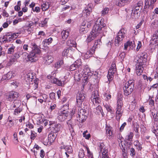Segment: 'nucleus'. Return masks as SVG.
Wrapping results in <instances>:
<instances>
[{
    "instance_id": "obj_1",
    "label": "nucleus",
    "mask_w": 158,
    "mask_h": 158,
    "mask_svg": "<svg viewBox=\"0 0 158 158\" xmlns=\"http://www.w3.org/2000/svg\"><path fill=\"white\" fill-rule=\"evenodd\" d=\"M93 73L90 70L88 65L85 66L83 69H79L78 71L75 74L74 78L75 80L79 81L82 80L84 83H87L88 80L92 76Z\"/></svg>"
},
{
    "instance_id": "obj_2",
    "label": "nucleus",
    "mask_w": 158,
    "mask_h": 158,
    "mask_svg": "<svg viewBox=\"0 0 158 158\" xmlns=\"http://www.w3.org/2000/svg\"><path fill=\"white\" fill-rule=\"evenodd\" d=\"M105 26V24L103 23V19L98 18L96 21L90 34L87 38L86 41L88 42H89L94 40L100 33H101L102 28Z\"/></svg>"
},
{
    "instance_id": "obj_3",
    "label": "nucleus",
    "mask_w": 158,
    "mask_h": 158,
    "mask_svg": "<svg viewBox=\"0 0 158 158\" xmlns=\"http://www.w3.org/2000/svg\"><path fill=\"white\" fill-rule=\"evenodd\" d=\"M30 47L32 49V51L27 56V58L28 60L31 62H35L41 53L40 50L34 42L31 43L30 45Z\"/></svg>"
},
{
    "instance_id": "obj_4",
    "label": "nucleus",
    "mask_w": 158,
    "mask_h": 158,
    "mask_svg": "<svg viewBox=\"0 0 158 158\" xmlns=\"http://www.w3.org/2000/svg\"><path fill=\"white\" fill-rule=\"evenodd\" d=\"M123 96L121 94L118 95L117 98L116 105L115 108V117L116 120L119 122L123 114Z\"/></svg>"
},
{
    "instance_id": "obj_5",
    "label": "nucleus",
    "mask_w": 158,
    "mask_h": 158,
    "mask_svg": "<svg viewBox=\"0 0 158 158\" xmlns=\"http://www.w3.org/2000/svg\"><path fill=\"white\" fill-rule=\"evenodd\" d=\"M134 85V81L133 79L130 80L125 84L123 87L124 94L128 96L132 92Z\"/></svg>"
},
{
    "instance_id": "obj_6",
    "label": "nucleus",
    "mask_w": 158,
    "mask_h": 158,
    "mask_svg": "<svg viewBox=\"0 0 158 158\" xmlns=\"http://www.w3.org/2000/svg\"><path fill=\"white\" fill-rule=\"evenodd\" d=\"M147 54L146 53L143 52L138 54L135 58L137 64L145 66L147 62Z\"/></svg>"
},
{
    "instance_id": "obj_7",
    "label": "nucleus",
    "mask_w": 158,
    "mask_h": 158,
    "mask_svg": "<svg viewBox=\"0 0 158 158\" xmlns=\"http://www.w3.org/2000/svg\"><path fill=\"white\" fill-rule=\"evenodd\" d=\"M158 30L156 31L152 36L150 43V47L151 49H154L157 47L158 44Z\"/></svg>"
},
{
    "instance_id": "obj_8",
    "label": "nucleus",
    "mask_w": 158,
    "mask_h": 158,
    "mask_svg": "<svg viewBox=\"0 0 158 158\" xmlns=\"http://www.w3.org/2000/svg\"><path fill=\"white\" fill-rule=\"evenodd\" d=\"M78 114L79 119H77V120L81 123L84 122L87 118L86 113L85 110L79 107L78 110Z\"/></svg>"
},
{
    "instance_id": "obj_9",
    "label": "nucleus",
    "mask_w": 158,
    "mask_h": 158,
    "mask_svg": "<svg viewBox=\"0 0 158 158\" xmlns=\"http://www.w3.org/2000/svg\"><path fill=\"white\" fill-rule=\"evenodd\" d=\"M126 30L124 29H121L118 33V35L115 39V44H118L121 41L123 40L125 36Z\"/></svg>"
},
{
    "instance_id": "obj_10",
    "label": "nucleus",
    "mask_w": 158,
    "mask_h": 158,
    "mask_svg": "<svg viewBox=\"0 0 158 158\" xmlns=\"http://www.w3.org/2000/svg\"><path fill=\"white\" fill-rule=\"evenodd\" d=\"M91 99L92 102L94 104H98L100 103V99L97 90H94L92 92Z\"/></svg>"
},
{
    "instance_id": "obj_11",
    "label": "nucleus",
    "mask_w": 158,
    "mask_h": 158,
    "mask_svg": "<svg viewBox=\"0 0 158 158\" xmlns=\"http://www.w3.org/2000/svg\"><path fill=\"white\" fill-rule=\"evenodd\" d=\"M142 7L135 6L134 10H132L131 18L133 19H137L139 16L140 12L142 10Z\"/></svg>"
},
{
    "instance_id": "obj_12",
    "label": "nucleus",
    "mask_w": 158,
    "mask_h": 158,
    "mask_svg": "<svg viewBox=\"0 0 158 158\" xmlns=\"http://www.w3.org/2000/svg\"><path fill=\"white\" fill-rule=\"evenodd\" d=\"M69 111L68 110H63L59 112L58 119L60 121H63L66 119L68 116Z\"/></svg>"
},
{
    "instance_id": "obj_13",
    "label": "nucleus",
    "mask_w": 158,
    "mask_h": 158,
    "mask_svg": "<svg viewBox=\"0 0 158 158\" xmlns=\"http://www.w3.org/2000/svg\"><path fill=\"white\" fill-rule=\"evenodd\" d=\"M75 50L73 49L72 47H69L64 50L62 52V56H66L71 57L74 53Z\"/></svg>"
},
{
    "instance_id": "obj_14",
    "label": "nucleus",
    "mask_w": 158,
    "mask_h": 158,
    "mask_svg": "<svg viewBox=\"0 0 158 158\" xmlns=\"http://www.w3.org/2000/svg\"><path fill=\"white\" fill-rule=\"evenodd\" d=\"M135 42L134 41L129 40L124 44V49L127 50L128 47H129V50H132L135 47Z\"/></svg>"
},
{
    "instance_id": "obj_15",
    "label": "nucleus",
    "mask_w": 158,
    "mask_h": 158,
    "mask_svg": "<svg viewBox=\"0 0 158 158\" xmlns=\"http://www.w3.org/2000/svg\"><path fill=\"white\" fill-rule=\"evenodd\" d=\"M85 98V96L84 94L81 92H78L77 94L76 97L77 102L79 105L81 104Z\"/></svg>"
},
{
    "instance_id": "obj_16",
    "label": "nucleus",
    "mask_w": 158,
    "mask_h": 158,
    "mask_svg": "<svg viewBox=\"0 0 158 158\" xmlns=\"http://www.w3.org/2000/svg\"><path fill=\"white\" fill-rule=\"evenodd\" d=\"M156 0H145V8H148L151 10L153 8L155 2Z\"/></svg>"
},
{
    "instance_id": "obj_17",
    "label": "nucleus",
    "mask_w": 158,
    "mask_h": 158,
    "mask_svg": "<svg viewBox=\"0 0 158 158\" xmlns=\"http://www.w3.org/2000/svg\"><path fill=\"white\" fill-rule=\"evenodd\" d=\"M19 96V94L18 92L12 91L10 92L7 98L9 101H12L13 100L17 98Z\"/></svg>"
},
{
    "instance_id": "obj_18",
    "label": "nucleus",
    "mask_w": 158,
    "mask_h": 158,
    "mask_svg": "<svg viewBox=\"0 0 158 158\" xmlns=\"http://www.w3.org/2000/svg\"><path fill=\"white\" fill-rule=\"evenodd\" d=\"M144 66L141 65L137 64L135 69V72L138 76H140L142 74Z\"/></svg>"
},
{
    "instance_id": "obj_19",
    "label": "nucleus",
    "mask_w": 158,
    "mask_h": 158,
    "mask_svg": "<svg viewBox=\"0 0 158 158\" xmlns=\"http://www.w3.org/2000/svg\"><path fill=\"white\" fill-rule=\"evenodd\" d=\"M45 64L46 65H49L53 61V58L51 56L47 55L44 57Z\"/></svg>"
},
{
    "instance_id": "obj_20",
    "label": "nucleus",
    "mask_w": 158,
    "mask_h": 158,
    "mask_svg": "<svg viewBox=\"0 0 158 158\" xmlns=\"http://www.w3.org/2000/svg\"><path fill=\"white\" fill-rule=\"evenodd\" d=\"M151 117L152 116L154 120L155 121L158 120V112L155 109H152L150 110Z\"/></svg>"
},
{
    "instance_id": "obj_21",
    "label": "nucleus",
    "mask_w": 158,
    "mask_h": 158,
    "mask_svg": "<svg viewBox=\"0 0 158 158\" xmlns=\"http://www.w3.org/2000/svg\"><path fill=\"white\" fill-rule=\"evenodd\" d=\"M89 29L86 27V24L83 23L81 26L79 30L80 33L85 34L88 32Z\"/></svg>"
},
{
    "instance_id": "obj_22",
    "label": "nucleus",
    "mask_w": 158,
    "mask_h": 158,
    "mask_svg": "<svg viewBox=\"0 0 158 158\" xmlns=\"http://www.w3.org/2000/svg\"><path fill=\"white\" fill-rule=\"evenodd\" d=\"M102 42L99 39L95 41L94 45L91 48V49L93 50V52H95L96 49L99 48Z\"/></svg>"
},
{
    "instance_id": "obj_23",
    "label": "nucleus",
    "mask_w": 158,
    "mask_h": 158,
    "mask_svg": "<svg viewBox=\"0 0 158 158\" xmlns=\"http://www.w3.org/2000/svg\"><path fill=\"white\" fill-rule=\"evenodd\" d=\"M98 146L99 147V149L100 151L102 153V154H104L103 153H107L108 152V150L105 147L103 143H98Z\"/></svg>"
},
{
    "instance_id": "obj_24",
    "label": "nucleus",
    "mask_w": 158,
    "mask_h": 158,
    "mask_svg": "<svg viewBox=\"0 0 158 158\" xmlns=\"http://www.w3.org/2000/svg\"><path fill=\"white\" fill-rule=\"evenodd\" d=\"M14 74L12 72H9L3 76L2 78L4 80L10 79L14 77Z\"/></svg>"
},
{
    "instance_id": "obj_25",
    "label": "nucleus",
    "mask_w": 158,
    "mask_h": 158,
    "mask_svg": "<svg viewBox=\"0 0 158 158\" xmlns=\"http://www.w3.org/2000/svg\"><path fill=\"white\" fill-rule=\"evenodd\" d=\"M92 12V9L90 7H86L82 12L83 15L87 17L89 16Z\"/></svg>"
},
{
    "instance_id": "obj_26",
    "label": "nucleus",
    "mask_w": 158,
    "mask_h": 158,
    "mask_svg": "<svg viewBox=\"0 0 158 158\" xmlns=\"http://www.w3.org/2000/svg\"><path fill=\"white\" fill-rule=\"evenodd\" d=\"M52 41L53 39L51 37L45 39L43 42L44 46L45 47H48V45L51 44Z\"/></svg>"
},
{
    "instance_id": "obj_27",
    "label": "nucleus",
    "mask_w": 158,
    "mask_h": 158,
    "mask_svg": "<svg viewBox=\"0 0 158 158\" xmlns=\"http://www.w3.org/2000/svg\"><path fill=\"white\" fill-rule=\"evenodd\" d=\"M69 35L68 31L63 30L61 32V37L63 41H65L68 37Z\"/></svg>"
},
{
    "instance_id": "obj_28",
    "label": "nucleus",
    "mask_w": 158,
    "mask_h": 158,
    "mask_svg": "<svg viewBox=\"0 0 158 158\" xmlns=\"http://www.w3.org/2000/svg\"><path fill=\"white\" fill-rule=\"evenodd\" d=\"M94 53V52H93V50L90 49V50H88L86 53H83L82 55L85 58L88 59Z\"/></svg>"
},
{
    "instance_id": "obj_29",
    "label": "nucleus",
    "mask_w": 158,
    "mask_h": 158,
    "mask_svg": "<svg viewBox=\"0 0 158 158\" xmlns=\"http://www.w3.org/2000/svg\"><path fill=\"white\" fill-rule=\"evenodd\" d=\"M84 147L86 149L87 151L86 156L88 158H94L93 153L91 152L87 145H84Z\"/></svg>"
},
{
    "instance_id": "obj_30",
    "label": "nucleus",
    "mask_w": 158,
    "mask_h": 158,
    "mask_svg": "<svg viewBox=\"0 0 158 158\" xmlns=\"http://www.w3.org/2000/svg\"><path fill=\"white\" fill-rule=\"evenodd\" d=\"M3 39L4 40L3 41L5 42L6 43V42H10L14 39L12 35H8L6 34L4 36Z\"/></svg>"
},
{
    "instance_id": "obj_31",
    "label": "nucleus",
    "mask_w": 158,
    "mask_h": 158,
    "mask_svg": "<svg viewBox=\"0 0 158 158\" xmlns=\"http://www.w3.org/2000/svg\"><path fill=\"white\" fill-rule=\"evenodd\" d=\"M67 44L69 47H74L73 49H76V43L75 41L70 40H69L67 41Z\"/></svg>"
},
{
    "instance_id": "obj_32",
    "label": "nucleus",
    "mask_w": 158,
    "mask_h": 158,
    "mask_svg": "<svg viewBox=\"0 0 158 158\" xmlns=\"http://www.w3.org/2000/svg\"><path fill=\"white\" fill-rule=\"evenodd\" d=\"M70 122L69 121V122L67 123V124L69 128V130L70 132L71 133V135L72 137V139H73V137L75 135V133L73 130V125H72L71 123H70Z\"/></svg>"
},
{
    "instance_id": "obj_33",
    "label": "nucleus",
    "mask_w": 158,
    "mask_h": 158,
    "mask_svg": "<svg viewBox=\"0 0 158 158\" xmlns=\"http://www.w3.org/2000/svg\"><path fill=\"white\" fill-rule=\"evenodd\" d=\"M134 134L132 132H130L125 137V140L128 142L129 141L131 142L132 141Z\"/></svg>"
},
{
    "instance_id": "obj_34",
    "label": "nucleus",
    "mask_w": 158,
    "mask_h": 158,
    "mask_svg": "<svg viewBox=\"0 0 158 158\" xmlns=\"http://www.w3.org/2000/svg\"><path fill=\"white\" fill-rule=\"evenodd\" d=\"M106 131L109 139L112 137V128L110 127H108L106 128Z\"/></svg>"
},
{
    "instance_id": "obj_35",
    "label": "nucleus",
    "mask_w": 158,
    "mask_h": 158,
    "mask_svg": "<svg viewBox=\"0 0 158 158\" xmlns=\"http://www.w3.org/2000/svg\"><path fill=\"white\" fill-rule=\"evenodd\" d=\"M51 82L53 83H55L57 85L59 86H62V82L58 80L57 78L54 77L53 78H51Z\"/></svg>"
},
{
    "instance_id": "obj_36",
    "label": "nucleus",
    "mask_w": 158,
    "mask_h": 158,
    "mask_svg": "<svg viewBox=\"0 0 158 158\" xmlns=\"http://www.w3.org/2000/svg\"><path fill=\"white\" fill-rule=\"evenodd\" d=\"M56 138V135L53 134H50L48 135V139L50 143L53 142L55 140Z\"/></svg>"
},
{
    "instance_id": "obj_37",
    "label": "nucleus",
    "mask_w": 158,
    "mask_h": 158,
    "mask_svg": "<svg viewBox=\"0 0 158 158\" xmlns=\"http://www.w3.org/2000/svg\"><path fill=\"white\" fill-rule=\"evenodd\" d=\"M49 7V5L48 2H46L43 3L41 5L42 9L43 11L47 10Z\"/></svg>"
},
{
    "instance_id": "obj_38",
    "label": "nucleus",
    "mask_w": 158,
    "mask_h": 158,
    "mask_svg": "<svg viewBox=\"0 0 158 158\" xmlns=\"http://www.w3.org/2000/svg\"><path fill=\"white\" fill-rule=\"evenodd\" d=\"M134 145L136 146V148L138 150H141L142 148V144L138 140L135 141L134 142Z\"/></svg>"
},
{
    "instance_id": "obj_39",
    "label": "nucleus",
    "mask_w": 158,
    "mask_h": 158,
    "mask_svg": "<svg viewBox=\"0 0 158 158\" xmlns=\"http://www.w3.org/2000/svg\"><path fill=\"white\" fill-rule=\"evenodd\" d=\"M116 64L114 62H113L111 64V67L109 71H110V73L111 72V73H112V72H113L114 73H115L116 71Z\"/></svg>"
},
{
    "instance_id": "obj_40",
    "label": "nucleus",
    "mask_w": 158,
    "mask_h": 158,
    "mask_svg": "<svg viewBox=\"0 0 158 158\" xmlns=\"http://www.w3.org/2000/svg\"><path fill=\"white\" fill-rule=\"evenodd\" d=\"M64 148L65 149L66 152H67L69 154H71L73 152L72 148L71 146H66Z\"/></svg>"
},
{
    "instance_id": "obj_41",
    "label": "nucleus",
    "mask_w": 158,
    "mask_h": 158,
    "mask_svg": "<svg viewBox=\"0 0 158 158\" xmlns=\"http://www.w3.org/2000/svg\"><path fill=\"white\" fill-rule=\"evenodd\" d=\"M15 48V47L13 44H11V47L8 49L7 53L10 54L13 53Z\"/></svg>"
},
{
    "instance_id": "obj_42",
    "label": "nucleus",
    "mask_w": 158,
    "mask_h": 158,
    "mask_svg": "<svg viewBox=\"0 0 158 158\" xmlns=\"http://www.w3.org/2000/svg\"><path fill=\"white\" fill-rule=\"evenodd\" d=\"M21 101L20 100H15L13 102V107L19 108L21 104Z\"/></svg>"
},
{
    "instance_id": "obj_43",
    "label": "nucleus",
    "mask_w": 158,
    "mask_h": 158,
    "mask_svg": "<svg viewBox=\"0 0 158 158\" xmlns=\"http://www.w3.org/2000/svg\"><path fill=\"white\" fill-rule=\"evenodd\" d=\"M64 62L62 60L56 62L55 64V67L56 69L59 68L63 64Z\"/></svg>"
},
{
    "instance_id": "obj_44",
    "label": "nucleus",
    "mask_w": 158,
    "mask_h": 158,
    "mask_svg": "<svg viewBox=\"0 0 158 158\" xmlns=\"http://www.w3.org/2000/svg\"><path fill=\"white\" fill-rule=\"evenodd\" d=\"M38 87V84L36 82H33L30 85V88L32 90H35Z\"/></svg>"
},
{
    "instance_id": "obj_45",
    "label": "nucleus",
    "mask_w": 158,
    "mask_h": 158,
    "mask_svg": "<svg viewBox=\"0 0 158 158\" xmlns=\"http://www.w3.org/2000/svg\"><path fill=\"white\" fill-rule=\"evenodd\" d=\"M44 119V118H42V117L40 115H39L36 118V120L38 123V124H42V125L43 124V123Z\"/></svg>"
},
{
    "instance_id": "obj_46",
    "label": "nucleus",
    "mask_w": 158,
    "mask_h": 158,
    "mask_svg": "<svg viewBox=\"0 0 158 158\" xmlns=\"http://www.w3.org/2000/svg\"><path fill=\"white\" fill-rule=\"evenodd\" d=\"M52 128H54L56 131H58L60 128V125L56 123Z\"/></svg>"
},
{
    "instance_id": "obj_47",
    "label": "nucleus",
    "mask_w": 158,
    "mask_h": 158,
    "mask_svg": "<svg viewBox=\"0 0 158 158\" xmlns=\"http://www.w3.org/2000/svg\"><path fill=\"white\" fill-rule=\"evenodd\" d=\"M33 76L32 74L31 73H28L26 74V75L25 76V79H27V80H29V81H32V80L33 79Z\"/></svg>"
},
{
    "instance_id": "obj_48",
    "label": "nucleus",
    "mask_w": 158,
    "mask_h": 158,
    "mask_svg": "<svg viewBox=\"0 0 158 158\" xmlns=\"http://www.w3.org/2000/svg\"><path fill=\"white\" fill-rule=\"evenodd\" d=\"M74 64L77 67H80L82 65V62L81 59H78L76 60Z\"/></svg>"
},
{
    "instance_id": "obj_49",
    "label": "nucleus",
    "mask_w": 158,
    "mask_h": 158,
    "mask_svg": "<svg viewBox=\"0 0 158 158\" xmlns=\"http://www.w3.org/2000/svg\"><path fill=\"white\" fill-rule=\"evenodd\" d=\"M104 106L108 112H110V113L113 112L111 109V107L110 105L107 104H105Z\"/></svg>"
},
{
    "instance_id": "obj_50",
    "label": "nucleus",
    "mask_w": 158,
    "mask_h": 158,
    "mask_svg": "<svg viewBox=\"0 0 158 158\" xmlns=\"http://www.w3.org/2000/svg\"><path fill=\"white\" fill-rule=\"evenodd\" d=\"M88 131L86 130L84 131L83 133V136L86 139H88L90 137V135L89 134H86V133Z\"/></svg>"
},
{
    "instance_id": "obj_51",
    "label": "nucleus",
    "mask_w": 158,
    "mask_h": 158,
    "mask_svg": "<svg viewBox=\"0 0 158 158\" xmlns=\"http://www.w3.org/2000/svg\"><path fill=\"white\" fill-rule=\"evenodd\" d=\"M47 20L48 19H45L44 21L41 22V23H40V26L43 27L46 26L47 24Z\"/></svg>"
},
{
    "instance_id": "obj_52",
    "label": "nucleus",
    "mask_w": 158,
    "mask_h": 158,
    "mask_svg": "<svg viewBox=\"0 0 158 158\" xmlns=\"http://www.w3.org/2000/svg\"><path fill=\"white\" fill-rule=\"evenodd\" d=\"M109 11V9L107 7L105 8L102 11V15L104 16L107 14Z\"/></svg>"
},
{
    "instance_id": "obj_53",
    "label": "nucleus",
    "mask_w": 158,
    "mask_h": 158,
    "mask_svg": "<svg viewBox=\"0 0 158 158\" xmlns=\"http://www.w3.org/2000/svg\"><path fill=\"white\" fill-rule=\"evenodd\" d=\"M22 109L20 108H17L14 110V114L15 115H17L19 114L21 111Z\"/></svg>"
},
{
    "instance_id": "obj_54",
    "label": "nucleus",
    "mask_w": 158,
    "mask_h": 158,
    "mask_svg": "<svg viewBox=\"0 0 158 158\" xmlns=\"http://www.w3.org/2000/svg\"><path fill=\"white\" fill-rule=\"evenodd\" d=\"M36 136V133L34 131H31V135L30 136L31 139L32 140H34Z\"/></svg>"
},
{
    "instance_id": "obj_55",
    "label": "nucleus",
    "mask_w": 158,
    "mask_h": 158,
    "mask_svg": "<svg viewBox=\"0 0 158 158\" xmlns=\"http://www.w3.org/2000/svg\"><path fill=\"white\" fill-rule=\"evenodd\" d=\"M126 56V54L125 52H122L119 55V58L122 60H123V59L125 58Z\"/></svg>"
},
{
    "instance_id": "obj_56",
    "label": "nucleus",
    "mask_w": 158,
    "mask_h": 158,
    "mask_svg": "<svg viewBox=\"0 0 158 158\" xmlns=\"http://www.w3.org/2000/svg\"><path fill=\"white\" fill-rule=\"evenodd\" d=\"M84 152L83 149H81L79 153L78 156L79 157L82 158L84 156Z\"/></svg>"
},
{
    "instance_id": "obj_57",
    "label": "nucleus",
    "mask_w": 158,
    "mask_h": 158,
    "mask_svg": "<svg viewBox=\"0 0 158 158\" xmlns=\"http://www.w3.org/2000/svg\"><path fill=\"white\" fill-rule=\"evenodd\" d=\"M152 131L156 136H158V127H156V128L152 129Z\"/></svg>"
},
{
    "instance_id": "obj_58",
    "label": "nucleus",
    "mask_w": 158,
    "mask_h": 158,
    "mask_svg": "<svg viewBox=\"0 0 158 158\" xmlns=\"http://www.w3.org/2000/svg\"><path fill=\"white\" fill-rule=\"evenodd\" d=\"M114 73H114L113 72H112V73H111V72L110 73V71H109L107 76L108 79H111L112 78L113 76V74H114Z\"/></svg>"
},
{
    "instance_id": "obj_59",
    "label": "nucleus",
    "mask_w": 158,
    "mask_h": 158,
    "mask_svg": "<svg viewBox=\"0 0 158 158\" xmlns=\"http://www.w3.org/2000/svg\"><path fill=\"white\" fill-rule=\"evenodd\" d=\"M139 127V125L137 123H135L134 124V130L136 132H138V129Z\"/></svg>"
},
{
    "instance_id": "obj_60",
    "label": "nucleus",
    "mask_w": 158,
    "mask_h": 158,
    "mask_svg": "<svg viewBox=\"0 0 158 158\" xmlns=\"http://www.w3.org/2000/svg\"><path fill=\"white\" fill-rule=\"evenodd\" d=\"M77 67L76 65L74 63L70 66V71H73L75 70Z\"/></svg>"
},
{
    "instance_id": "obj_61",
    "label": "nucleus",
    "mask_w": 158,
    "mask_h": 158,
    "mask_svg": "<svg viewBox=\"0 0 158 158\" xmlns=\"http://www.w3.org/2000/svg\"><path fill=\"white\" fill-rule=\"evenodd\" d=\"M55 94L54 93H51L49 95L50 98L53 100H55Z\"/></svg>"
},
{
    "instance_id": "obj_62",
    "label": "nucleus",
    "mask_w": 158,
    "mask_h": 158,
    "mask_svg": "<svg viewBox=\"0 0 158 158\" xmlns=\"http://www.w3.org/2000/svg\"><path fill=\"white\" fill-rule=\"evenodd\" d=\"M143 6V2L142 1H139L137 4L135 6H137L138 7H141L142 9Z\"/></svg>"
},
{
    "instance_id": "obj_63",
    "label": "nucleus",
    "mask_w": 158,
    "mask_h": 158,
    "mask_svg": "<svg viewBox=\"0 0 158 158\" xmlns=\"http://www.w3.org/2000/svg\"><path fill=\"white\" fill-rule=\"evenodd\" d=\"M41 98L44 101V102H46L47 101V99L48 98V96L45 94H43L42 95V96L40 97V98Z\"/></svg>"
},
{
    "instance_id": "obj_64",
    "label": "nucleus",
    "mask_w": 158,
    "mask_h": 158,
    "mask_svg": "<svg viewBox=\"0 0 158 158\" xmlns=\"http://www.w3.org/2000/svg\"><path fill=\"white\" fill-rule=\"evenodd\" d=\"M131 154L130 155L131 156H134L135 154V151L134 148H131L130 149Z\"/></svg>"
}]
</instances>
